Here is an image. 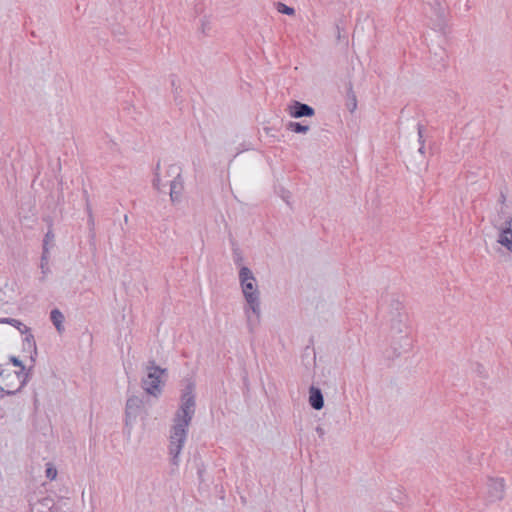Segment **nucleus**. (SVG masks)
Returning a JSON list of instances; mask_svg holds the SVG:
<instances>
[{
    "instance_id": "1",
    "label": "nucleus",
    "mask_w": 512,
    "mask_h": 512,
    "mask_svg": "<svg viewBox=\"0 0 512 512\" xmlns=\"http://www.w3.org/2000/svg\"><path fill=\"white\" fill-rule=\"evenodd\" d=\"M194 391L195 383L192 380H187L181 393V404L173 417L169 437V454L174 466L179 464V455L187 439L188 427L195 414L196 399Z\"/></svg>"
},
{
    "instance_id": "2",
    "label": "nucleus",
    "mask_w": 512,
    "mask_h": 512,
    "mask_svg": "<svg viewBox=\"0 0 512 512\" xmlns=\"http://www.w3.org/2000/svg\"><path fill=\"white\" fill-rule=\"evenodd\" d=\"M239 280L243 296L247 302L248 308L245 309L247 321L252 330V319L250 311L256 316V320L260 317V292L256 283L253 272L246 266L240 268Z\"/></svg>"
},
{
    "instance_id": "3",
    "label": "nucleus",
    "mask_w": 512,
    "mask_h": 512,
    "mask_svg": "<svg viewBox=\"0 0 512 512\" xmlns=\"http://www.w3.org/2000/svg\"><path fill=\"white\" fill-rule=\"evenodd\" d=\"M146 377L141 381L144 391L154 397L162 393L164 381L162 376L167 374V370L156 365L155 360H149L145 366Z\"/></svg>"
},
{
    "instance_id": "4",
    "label": "nucleus",
    "mask_w": 512,
    "mask_h": 512,
    "mask_svg": "<svg viewBox=\"0 0 512 512\" xmlns=\"http://www.w3.org/2000/svg\"><path fill=\"white\" fill-rule=\"evenodd\" d=\"M170 172L175 174L174 179L170 181V199L174 203L178 202L181 198L184 181L182 179V168L179 165L171 164Z\"/></svg>"
},
{
    "instance_id": "5",
    "label": "nucleus",
    "mask_w": 512,
    "mask_h": 512,
    "mask_svg": "<svg viewBox=\"0 0 512 512\" xmlns=\"http://www.w3.org/2000/svg\"><path fill=\"white\" fill-rule=\"evenodd\" d=\"M499 231L497 242L512 253V216H507L503 224H493Z\"/></svg>"
},
{
    "instance_id": "6",
    "label": "nucleus",
    "mask_w": 512,
    "mask_h": 512,
    "mask_svg": "<svg viewBox=\"0 0 512 512\" xmlns=\"http://www.w3.org/2000/svg\"><path fill=\"white\" fill-rule=\"evenodd\" d=\"M288 113L293 118L312 117L315 115V110L312 106L293 100L288 105Z\"/></svg>"
},
{
    "instance_id": "7",
    "label": "nucleus",
    "mask_w": 512,
    "mask_h": 512,
    "mask_svg": "<svg viewBox=\"0 0 512 512\" xmlns=\"http://www.w3.org/2000/svg\"><path fill=\"white\" fill-rule=\"evenodd\" d=\"M488 497L490 501L501 500L504 496V480L502 478H489Z\"/></svg>"
},
{
    "instance_id": "8",
    "label": "nucleus",
    "mask_w": 512,
    "mask_h": 512,
    "mask_svg": "<svg viewBox=\"0 0 512 512\" xmlns=\"http://www.w3.org/2000/svg\"><path fill=\"white\" fill-rule=\"evenodd\" d=\"M8 322L9 325L15 327L21 334L26 335L24 338V344H27L29 348H33L36 352V343L33 334L30 332V328L24 325L18 319L11 318Z\"/></svg>"
},
{
    "instance_id": "9",
    "label": "nucleus",
    "mask_w": 512,
    "mask_h": 512,
    "mask_svg": "<svg viewBox=\"0 0 512 512\" xmlns=\"http://www.w3.org/2000/svg\"><path fill=\"white\" fill-rule=\"evenodd\" d=\"M309 404L315 410H321L324 407V397L320 388L315 386L309 388Z\"/></svg>"
},
{
    "instance_id": "10",
    "label": "nucleus",
    "mask_w": 512,
    "mask_h": 512,
    "mask_svg": "<svg viewBox=\"0 0 512 512\" xmlns=\"http://www.w3.org/2000/svg\"><path fill=\"white\" fill-rule=\"evenodd\" d=\"M448 55L445 49L439 47L431 57V65L435 70L445 69L447 66Z\"/></svg>"
},
{
    "instance_id": "11",
    "label": "nucleus",
    "mask_w": 512,
    "mask_h": 512,
    "mask_svg": "<svg viewBox=\"0 0 512 512\" xmlns=\"http://www.w3.org/2000/svg\"><path fill=\"white\" fill-rule=\"evenodd\" d=\"M10 362L16 366V367H20V371L18 372H14L13 374H8L6 377L7 378H14L18 381V384H20V381H22V379H24L26 377V379L28 378V373H25V365L23 364V362L18 358V357H15V356H11L10 357Z\"/></svg>"
},
{
    "instance_id": "12",
    "label": "nucleus",
    "mask_w": 512,
    "mask_h": 512,
    "mask_svg": "<svg viewBox=\"0 0 512 512\" xmlns=\"http://www.w3.org/2000/svg\"><path fill=\"white\" fill-rule=\"evenodd\" d=\"M142 406L143 400L133 395L127 399L125 411L128 412V414H135L138 416Z\"/></svg>"
},
{
    "instance_id": "13",
    "label": "nucleus",
    "mask_w": 512,
    "mask_h": 512,
    "mask_svg": "<svg viewBox=\"0 0 512 512\" xmlns=\"http://www.w3.org/2000/svg\"><path fill=\"white\" fill-rule=\"evenodd\" d=\"M345 106L350 112H354L357 108V97L353 91V85L351 82L346 84V101Z\"/></svg>"
},
{
    "instance_id": "14",
    "label": "nucleus",
    "mask_w": 512,
    "mask_h": 512,
    "mask_svg": "<svg viewBox=\"0 0 512 512\" xmlns=\"http://www.w3.org/2000/svg\"><path fill=\"white\" fill-rule=\"evenodd\" d=\"M50 320L52 321L53 325L55 326L56 330L59 333H62L64 331L63 323L65 317L59 309L55 308L50 312Z\"/></svg>"
},
{
    "instance_id": "15",
    "label": "nucleus",
    "mask_w": 512,
    "mask_h": 512,
    "mask_svg": "<svg viewBox=\"0 0 512 512\" xmlns=\"http://www.w3.org/2000/svg\"><path fill=\"white\" fill-rule=\"evenodd\" d=\"M434 1V4L432 5L431 4V7L434 11V14L437 18V26L439 28H442L443 24H444V19H445V8L443 7V5L441 4V2L439 0H433Z\"/></svg>"
},
{
    "instance_id": "16",
    "label": "nucleus",
    "mask_w": 512,
    "mask_h": 512,
    "mask_svg": "<svg viewBox=\"0 0 512 512\" xmlns=\"http://www.w3.org/2000/svg\"><path fill=\"white\" fill-rule=\"evenodd\" d=\"M405 318L406 315L404 313H398V315L392 316L391 330L397 333H402L403 328L405 327Z\"/></svg>"
},
{
    "instance_id": "17",
    "label": "nucleus",
    "mask_w": 512,
    "mask_h": 512,
    "mask_svg": "<svg viewBox=\"0 0 512 512\" xmlns=\"http://www.w3.org/2000/svg\"><path fill=\"white\" fill-rule=\"evenodd\" d=\"M287 130L297 133V134H306L310 127L308 125H304L301 122H289L286 126Z\"/></svg>"
},
{
    "instance_id": "18",
    "label": "nucleus",
    "mask_w": 512,
    "mask_h": 512,
    "mask_svg": "<svg viewBox=\"0 0 512 512\" xmlns=\"http://www.w3.org/2000/svg\"><path fill=\"white\" fill-rule=\"evenodd\" d=\"M152 186L157 191H162V187H165V184L162 183L161 177H160V161L157 162L156 167L154 169V177L152 180Z\"/></svg>"
},
{
    "instance_id": "19",
    "label": "nucleus",
    "mask_w": 512,
    "mask_h": 512,
    "mask_svg": "<svg viewBox=\"0 0 512 512\" xmlns=\"http://www.w3.org/2000/svg\"><path fill=\"white\" fill-rule=\"evenodd\" d=\"M2 372L0 371V375ZM26 385V377L20 381V384H18L15 389H5V387L0 386V398H3L5 395H15L17 392H19L24 386Z\"/></svg>"
},
{
    "instance_id": "20",
    "label": "nucleus",
    "mask_w": 512,
    "mask_h": 512,
    "mask_svg": "<svg viewBox=\"0 0 512 512\" xmlns=\"http://www.w3.org/2000/svg\"><path fill=\"white\" fill-rule=\"evenodd\" d=\"M276 9L279 13L292 16L295 14V9L293 7L287 6L282 2L276 3Z\"/></svg>"
},
{
    "instance_id": "21",
    "label": "nucleus",
    "mask_w": 512,
    "mask_h": 512,
    "mask_svg": "<svg viewBox=\"0 0 512 512\" xmlns=\"http://www.w3.org/2000/svg\"><path fill=\"white\" fill-rule=\"evenodd\" d=\"M48 254H49L48 248L43 249L42 256H41V264H40V268H41L43 274H46L49 271Z\"/></svg>"
},
{
    "instance_id": "22",
    "label": "nucleus",
    "mask_w": 512,
    "mask_h": 512,
    "mask_svg": "<svg viewBox=\"0 0 512 512\" xmlns=\"http://www.w3.org/2000/svg\"><path fill=\"white\" fill-rule=\"evenodd\" d=\"M45 475L49 480H55L57 477V469L52 463L46 464Z\"/></svg>"
},
{
    "instance_id": "23",
    "label": "nucleus",
    "mask_w": 512,
    "mask_h": 512,
    "mask_svg": "<svg viewBox=\"0 0 512 512\" xmlns=\"http://www.w3.org/2000/svg\"><path fill=\"white\" fill-rule=\"evenodd\" d=\"M417 131H418V141L420 143V147L418 149V152L420 154H424V149H425V147H424V142L425 141H424V136H423L424 126L421 125V124H418Z\"/></svg>"
},
{
    "instance_id": "24",
    "label": "nucleus",
    "mask_w": 512,
    "mask_h": 512,
    "mask_svg": "<svg viewBox=\"0 0 512 512\" xmlns=\"http://www.w3.org/2000/svg\"><path fill=\"white\" fill-rule=\"evenodd\" d=\"M391 314L392 316H396L398 315V313H402L401 310L403 309V305L402 303L397 300V299H393L391 301Z\"/></svg>"
},
{
    "instance_id": "25",
    "label": "nucleus",
    "mask_w": 512,
    "mask_h": 512,
    "mask_svg": "<svg viewBox=\"0 0 512 512\" xmlns=\"http://www.w3.org/2000/svg\"><path fill=\"white\" fill-rule=\"evenodd\" d=\"M83 195H84V199H85V203H86V211L88 214V218H90V220H92L93 213H92V208H91L90 201H89L88 192L86 190H84Z\"/></svg>"
},
{
    "instance_id": "26",
    "label": "nucleus",
    "mask_w": 512,
    "mask_h": 512,
    "mask_svg": "<svg viewBox=\"0 0 512 512\" xmlns=\"http://www.w3.org/2000/svg\"><path fill=\"white\" fill-rule=\"evenodd\" d=\"M342 23L343 21L342 20H339L336 24H335V28H336V31H337V40L338 41H341L342 38L345 39L346 43L348 42L347 41V37L346 36H342V30H343V27H342Z\"/></svg>"
},
{
    "instance_id": "27",
    "label": "nucleus",
    "mask_w": 512,
    "mask_h": 512,
    "mask_svg": "<svg viewBox=\"0 0 512 512\" xmlns=\"http://www.w3.org/2000/svg\"><path fill=\"white\" fill-rule=\"evenodd\" d=\"M137 415L135 414H128V412L125 411V426L129 427V431L131 430L132 423L136 420Z\"/></svg>"
},
{
    "instance_id": "28",
    "label": "nucleus",
    "mask_w": 512,
    "mask_h": 512,
    "mask_svg": "<svg viewBox=\"0 0 512 512\" xmlns=\"http://www.w3.org/2000/svg\"><path fill=\"white\" fill-rule=\"evenodd\" d=\"M54 239V233L52 230H48L43 240V249L48 248V243Z\"/></svg>"
},
{
    "instance_id": "29",
    "label": "nucleus",
    "mask_w": 512,
    "mask_h": 512,
    "mask_svg": "<svg viewBox=\"0 0 512 512\" xmlns=\"http://www.w3.org/2000/svg\"><path fill=\"white\" fill-rule=\"evenodd\" d=\"M197 465V474H198V478L200 480V482H203V473L205 471V468H204V465L201 461L197 462L196 463Z\"/></svg>"
},
{
    "instance_id": "30",
    "label": "nucleus",
    "mask_w": 512,
    "mask_h": 512,
    "mask_svg": "<svg viewBox=\"0 0 512 512\" xmlns=\"http://www.w3.org/2000/svg\"><path fill=\"white\" fill-rule=\"evenodd\" d=\"M40 504L50 509L51 505L53 504V500L49 497H45L40 501Z\"/></svg>"
},
{
    "instance_id": "31",
    "label": "nucleus",
    "mask_w": 512,
    "mask_h": 512,
    "mask_svg": "<svg viewBox=\"0 0 512 512\" xmlns=\"http://www.w3.org/2000/svg\"><path fill=\"white\" fill-rule=\"evenodd\" d=\"M476 372H477L481 377H487V375H486V373H485V369H484L483 365H481V364H477Z\"/></svg>"
},
{
    "instance_id": "32",
    "label": "nucleus",
    "mask_w": 512,
    "mask_h": 512,
    "mask_svg": "<svg viewBox=\"0 0 512 512\" xmlns=\"http://www.w3.org/2000/svg\"><path fill=\"white\" fill-rule=\"evenodd\" d=\"M315 430H316L317 434L319 435V437L322 438L324 436L325 431L321 426H317Z\"/></svg>"
},
{
    "instance_id": "33",
    "label": "nucleus",
    "mask_w": 512,
    "mask_h": 512,
    "mask_svg": "<svg viewBox=\"0 0 512 512\" xmlns=\"http://www.w3.org/2000/svg\"><path fill=\"white\" fill-rule=\"evenodd\" d=\"M505 201H506V195L504 194V192H501L498 202L503 205L505 203Z\"/></svg>"
},
{
    "instance_id": "34",
    "label": "nucleus",
    "mask_w": 512,
    "mask_h": 512,
    "mask_svg": "<svg viewBox=\"0 0 512 512\" xmlns=\"http://www.w3.org/2000/svg\"><path fill=\"white\" fill-rule=\"evenodd\" d=\"M173 93H174L175 101H177V99H178V97H179V94H180V92H179V87H175V88L173 89Z\"/></svg>"
},
{
    "instance_id": "35",
    "label": "nucleus",
    "mask_w": 512,
    "mask_h": 512,
    "mask_svg": "<svg viewBox=\"0 0 512 512\" xmlns=\"http://www.w3.org/2000/svg\"><path fill=\"white\" fill-rule=\"evenodd\" d=\"M11 318H0V323L1 324H9L8 321H10Z\"/></svg>"
},
{
    "instance_id": "36",
    "label": "nucleus",
    "mask_w": 512,
    "mask_h": 512,
    "mask_svg": "<svg viewBox=\"0 0 512 512\" xmlns=\"http://www.w3.org/2000/svg\"><path fill=\"white\" fill-rule=\"evenodd\" d=\"M166 173H167V176H168V177H173V178L175 177V174H174L173 172H170V166L168 167V169H167V172H166Z\"/></svg>"
},
{
    "instance_id": "37",
    "label": "nucleus",
    "mask_w": 512,
    "mask_h": 512,
    "mask_svg": "<svg viewBox=\"0 0 512 512\" xmlns=\"http://www.w3.org/2000/svg\"><path fill=\"white\" fill-rule=\"evenodd\" d=\"M171 85H172L173 89H174L175 87H178V86L176 85V82H175V79H174V78L171 80Z\"/></svg>"
},
{
    "instance_id": "38",
    "label": "nucleus",
    "mask_w": 512,
    "mask_h": 512,
    "mask_svg": "<svg viewBox=\"0 0 512 512\" xmlns=\"http://www.w3.org/2000/svg\"><path fill=\"white\" fill-rule=\"evenodd\" d=\"M5 389H15L12 384H5Z\"/></svg>"
},
{
    "instance_id": "39",
    "label": "nucleus",
    "mask_w": 512,
    "mask_h": 512,
    "mask_svg": "<svg viewBox=\"0 0 512 512\" xmlns=\"http://www.w3.org/2000/svg\"><path fill=\"white\" fill-rule=\"evenodd\" d=\"M241 260H242V257H241L239 254H237V257H236V259H235V262L237 263V262H239V261H241Z\"/></svg>"
},
{
    "instance_id": "40",
    "label": "nucleus",
    "mask_w": 512,
    "mask_h": 512,
    "mask_svg": "<svg viewBox=\"0 0 512 512\" xmlns=\"http://www.w3.org/2000/svg\"><path fill=\"white\" fill-rule=\"evenodd\" d=\"M88 222H89L90 225H94V218L92 217V220H90V218H89Z\"/></svg>"
},
{
    "instance_id": "41",
    "label": "nucleus",
    "mask_w": 512,
    "mask_h": 512,
    "mask_svg": "<svg viewBox=\"0 0 512 512\" xmlns=\"http://www.w3.org/2000/svg\"><path fill=\"white\" fill-rule=\"evenodd\" d=\"M504 213H505V212H504L503 208H501V210L499 211V215H501V214H503V215H504Z\"/></svg>"
}]
</instances>
